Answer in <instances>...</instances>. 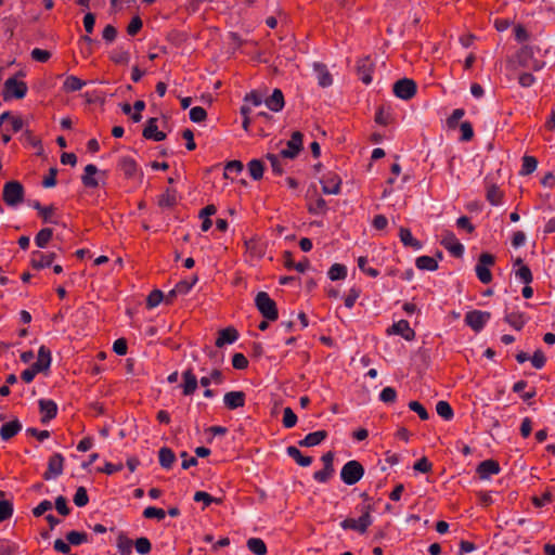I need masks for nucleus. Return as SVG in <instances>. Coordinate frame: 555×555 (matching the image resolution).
Masks as SVG:
<instances>
[{
    "mask_svg": "<svg viewBox=\"0 0 555 555\" xmlns=\"http://www.w3.org/2000/svg\"><path fill=\"white\" fill-rule=\"evenodd\" d=\"M266 106L272 112H280L284 107V95L280 89H274L272 94L268 98H264Z\"/></svg>",
    "mask_w": 555,
    "mask_h": 555,
    "instance_id": "20",
    "label": "nucleus"
},
{
    "mask_svg": "<svg viewBox=\"0 0 555 555\" xmlns=\"http://www.w3.org/2000/svg\"><path fill=\"white\" fill-rule=\"evenodd\" d=\"M51 351L46 346H41L38 350V359L33 366L38 372L47 371L51 365Z\"/></svg>",
    "mask_w": 555,
    "mask_h": 555,
    "instance_id": "21",
    "label": "nucleus"
},
{
    "mask_svg": "<svg viewBox=\"0 0 555 555\" xmlns=\"http://www.w3.org/2000/svg\"><path fill=\"white\" fill-rule=\"evenodd\" d=\"M516 279L524 283V284H530L532 282V273L528 266L521 264L519 268L514 270Z\"/></svg>",
    "mask_w": 555,
    "mask_h": 555,
    "instance_id": "38",
    "label": "nucleus"
},
{
    "mask_svg": "<svg viewBox=\"0 0 555 555\" xmlns=\"http://www.w3.org/2000/svg\"><path fill=\"white\" fill-rule=\"evenodd\" d=\"M431 467H433V464L425 456L420 459L418 461H416L413 466V468L416 472L424 473V474L430 472Z\"/></svg>",
    "mask_w": 555,
    "mask_h": 555,
    "instance_id": "64",
    "label": "nucleus"
},
{
    "mask_svg": "<svg viewBox=\"0 0 555 555\" xmlns=\"http://www.w3.org/2000/svg\"><path fill=\"white\" fill-rule=\"evenodd\" d=\"M441 245L448 249L454 257H462L464 254V245L457 241L454 233L444 231L441 238Z\"/></svg>",
    "mask_w": 555,
    "mask_h": 555,
    "instance_id": "9",
    "label": "nucleus"
},
{
    "mask_svg": "<svg viewBox=\"0 0 555 555\" xmlns=\"http://www.w3.org/2000/svg\"><path fill=\"white\" fill-rule=\"evenodd\" d=\"M40 412L43 414L41 418L42 424L49 423L57 414V405L53 400L40 399L39 400Z\"/></svg>",
    "mask_w": 555,
    "mask_h": 555,
    "instance_id": "14",
    "label": "nucleus"
},
{
    "mask_svg": "<svg viewBox=\"0 0 555 555\" xmlns=\"http://www.w3.org/2000/svg\"><path fill=\"white\" fill-rule=\"evenodd\" d=\"M282 423L285 428H293L297 423V415L289 406L283 409Z\"/></svg>",
    "mask_w": 555,
    "mask_h": 555,
    "instance_id": "45",
    "label": "nucleus"
},
{
    "mask_svg": "<svg viewBox=\"0 0 555 555\" xmlns=\"http://www.w3.org/2000/svg\"><path fill=\"white\" fill-rule=\"evenodd\" d=\"M255 306L261 315L268 321H275L279 318L276 304L268 293L259 292L255 297Z\"/></svg>",
    "mask_w": 555,
    "mask_h": 555,
    "instance_id": "2",
    "label": "nucleus"
},
{
    "mask_svg": "<svg viewBox=\"0 0 555 555\" xmlns=\"http://www.w3.org/2000/svg\"><path fill=\"white\" fill-rule=\"evenodd\" d=\"M13 504L7 500H0V524L13 515Z\"/></svg>",
    "mask_w": 555,
    "mask_h": 555,
    "instance_id": "46",
    "label": "nucleus"
},
{
    "mask_svg": "<svg viewBox=\"0 0 555 555\" xmlns=\"http://www.w3.org/2000/svg\"><path fill=\"white\" fill-rule=\"evenodd\" d=\"M302 149V133L299 131L293 132L291 140L287 141V147L281 150L280 155L283 158L294 159L297 157Z\"/></svg>",
    "mask_w": 555,
    "mask_h": 555,
    "instance_id": "8",
    "label": "nucleus"
},
{
    "mask_svg": "<svg viewBox=\"0 0 555 555\" xmlns=\"http://www.w3.org/2000/svg\"><path fill=\"white\" fill-rule=\"evenodd\" d=\"M143 516L147 519L156 518L157 520H163L166 516V513L162 508L149 506L143 511Z\"/></svg>",
    "mask_w": 555,
    "mask_h": 555,
    "instance_id": "49",
    "label": "nucleus"
},
{
    "mask_svg": "<svg viewBox=\"0 0 555 555\" xmlns=\"http://www.w3.org/2000/svg\"><path fill=\"white\" fill-rule=\"evenodd\" d=\"M134 547L139 554L145 555L151 552L152 545L147 538L142 537L135 540Z\"/></svg>",
    "mask_w": 555,
    "mask_h": 555,
    "instance_id": "52",
    "label": "nucleus"
},
{
    "mask_svg": "<svg viewBox=\"0 0 555 555\" xmlns=\"http://www.w3.org/2000/svg\"><path fill=\"white\" fill-rule=\"evenodd\" d=\"M66 540L72 545H80L88 541V534L86 532L69 531L66 534Z\"/></svg>",
    "mask_w": 555,
    "mask_h": 555,
    "instance_id": "44",
    "label": "nucleus"
},
{
    "mask_svg": "<svg viewBox=\"0 0 555 555\" xmlns=\"http://www.w3.org/2000/svg\"><path fill=\"white\" fill-rule=\"evenodd\" d=\"M52 507L53 505L49 500H43L33 509V514L35 517H40Z\"/></svg>",
    "mask_w": 555,
    "mask_h": 555,
    "instance_id": "63",
    "label": "nucleus"
},
{
    "mask_svg": "<svg viewBox=\"0 0 555 555\" xmlns=\"http://www.w3.org/2000/svg\"><path fill=\"white\" fill-rule=\"evenodd\" d=\"M500 470L501 468L499 463L493 460L482 461L477 467V473L480 479H488L491 475L499 474Z\"/></svg>",
    "mask_w": 555,
    "mask_h": 555,
    "instance_id": "17",
    "label": "nucleus"
},
{
    "mask_svg": "<svg viewBox=\"0 0 555 555\" xmlns=\"http://www.w3.org/2000/svg\"><path fill=\"white\" fill-rule=\"evenodd\" d=\"M206 117H207V113H206L205 108H203L202 106H194L190 109V119L193 122H201V121L205 120Z\"/></svg>",
    "mask_w": 555,
    "mask_h": 555,
    "instance_id": "54",
    "label": "nucleus"
},
{
    "mask_svg": "<svg viewBox=\"0 0 555 555\" xmlns=\"http://www.w3.org/2000/svg\"><path fill=\"white\" fill-rule=\"evenodd\" d=\"M245 397L243 391H229L223 397V403L229 410H235L244 406Z\"/></svg>",
    "mask_w": 555,
    "mask_h": 555,
    "instance_id": "16",
    "label": "nucleus"
},
{
    "mask_svg": "<svg viewBox=\"0 0 555 555\" xmlns=\"http://www.w3.org/2000/svg\"><path fill=\"white\" fill-rule=\"evenodd\" d=\"M244 101L251 103L254 106H260L264 103V96L257 91H251L245 95Z\"/></svg>",
    "mask_w": 555,
    "mask_h": 555,
    "instance_id": "58",
    "label": "nucleus"
},
{
    "mask_svg": "<svg viewBox=\"0 0 555 555\" xmlns=\"http://www.w3.org/2000/svg\"><path fill=\"white\" fill-rule=\"evenodd\" d=\"M415 266L420 270L435 271L438 269V262L434 257L420 256L415 260Z\"/></svg>",
    "mask_w": 555,
    "mask_h": 555,
    "instance_id": "33",
    "label": "nucleus"
},
{
    "mask_svg": "<svg viewBox=\"0 0 555 555\" xmlns=\"http://www.w3.org/2000/svg\"><path fill=\"white\" fill-rule=\"evenodd\" d=\"M24 186L21 182L12 180L3 186V201L8 206L15 207L24 199Z\"/></svg>",
    "mask_w": 555,
    "mask_h": 555,
    "instance_id": "4",
    "label": "nucleus"
},
{
    "mask_svg": "<svg viewBox=\"0 0 555 555\" xmlns=\"http://www.w3.org/2000/svg\"><path fill=\"white\" fill-rule=\"evenodd\" d=\"M393 93L401 100H410L416 93V83L409 78H402L395 82Z\"/></svg>",
    "mask_w": 555,
    "mask_h": 555,
    "instance_id": "7",
    "label": "nucleus"
},
{
    "mask_svg": "<svg viewBox=\"0 0 555 555\" xmlns=\"http://www.w3.org/2000/svg\"><path fill=\"white\" fill-rule=\"evenodd\" d=\"M364 467L356 460L348 461L340 470V479L348 486H353L362 479Z\"/></svg>",
    "mask_w": 555,
    "mask_h": 555,
    "instance_id": "3",
    "label": "nucleus"
},
{
    "mask_svg": "<svg viewBox=\"0 0 555 555\" xmlns=\"http://www.w3.org/2000/svg\"><path fill=\"white\" fill-rule=\"evenodd\" d=\"M504 320L513 328H515L516 331H520L528 321V318L521 312H511L505 313Z\"/></svg>",
    "mask_w": 555,
    "mask_h": 555,
    "instance_id": "31",
    "label": "nucleus"
},
{
    "mask_svg": "<svg viewBox=\"0 0 555 555\" xmlns=\"http://www.w3.org/2000/svg\"><path fill=\"white\" fill-rule=\"evenodd\" d=\"M183 378V395L191 396L197 389L198 380L194 375L192 369H188L182 373Z\"/></svg>",
    "mask_w": 555,
    "mask_h": 555,
    "instance_id": "22",
    "label": "nucleus"
},
{
    "mask_svg": "<svg viewBox=\"0 0 555 555\" xmlns=\"http://www.w3.org/2000/svg\"><path fill=\"white\" fill-rule=\"evenodd\" d=\"M320 182L322 184V192L324 194L337 195L340 193L341 180L338 176L330 175V176L321 179Z\"/></svg>",
    "mask_w": 555,
    "mask_h": 555,
    "instance_id": "12",
    "label": "nucleus"
},
{
    "mask_svg": "<svg viewBox=\"0 0 555 555\" xmlns=\"http://www.w3.org/2000/svg\"><path fill=\"white\" fill-rule=\"evenodd\" d=\"M491 319L488 311L473 310L465 314V323L476 333H479Z\"/></svg>",
    "mask_w": 555,
    "mask_h": 555,
    "instance_id": "6",
    "label": "nucleus"
},
{
    "mask_svg": "<svg viewBox=\"0 0 555 555\" xmlns=\"http://www.w3.org/2000/svg\"><path fill=\"white\" fill-rule=\"evenodd\" d=\"M397 398V391L392 387H385L379 393V400L384 403H392Z\"/></svg>",
    "mask_w": 555,
    "mask_h": 555,
    "instance_id": "55",
    "label": "nucleus"
},
{
    "mask_svg": "<svg viewBox=\"0 0 555 555\" xmlns=\"http://www.w3.org/2000/svg\"><path fill=\"white\" fill-rule=\"evenodd\" d=\"M399 237L401 243L406 247H411L414 250H421L423 248V244L416 240L406 228H400Z\"/></svg>",
    "mask_w": 555,
    "mask_h": 555,
    "instance_id": "27",
    "label": "nucleus"
},
{
    "mask_svg": "<svg viewBox=\"0 0 555 555\" xmlns=\"http://www.w3.org/2000/svg\"><path fill=\"white\" fill-rule=\"evenodd\" d=\"M10 122V130L12 132H18L24 129L25 122L21 117H15L11 114V112H3L0 115V127H3V124Z\"/></svg>",
    "mask_w": 555,
    "mask_h": 555,
    "instance_id": "26",
    "label": "nucleus"
},
{
    "mask_svg": "<svg viewBox=\"0 0 555 555\" xmlns=\"http://www.w3.org/2000/svg\"><path fill=\"white\" fill-rule=\"evenodd\" d=\"M64 456L61 453H54L48 462V469L43 474L46 480L55 479L63 474Z\"/></svg>",
    "mask_w": 555,
    "mask_h": 555,
    "instance_id": "10",
    "label": "nucleus"
},
{
    "mask_svg": "<svg viewBox=\"0 0 555 555\" xmlns=\"http://www.w3.org/2000/svg\"><path fill=\"white\" fill-rule=\"evenodd\" d=\"M538 167V160L533 156L525 155L522 157V166L520 170V175L528 176L532 173Z\"/></svg>",
    "mask_w": 555,
    "mask_h": 555,
    "instance_id": "41",
    "label": "nucleus"
},
{
    "mask_svg": "<svg viewBox=\"0 0 555 555\" xmlns=\"http://www.w3.org/2000/svg\"><path fill=\"white\" fill-rule=\"evenodd\" d=\"M248 171L254 180H260L263 176L264 165L260 159H251L248 163Z\"/></svg>",
    "mask_w": 555,
    "mask_h": 555,
    "instance_id": "35",
    "label": "nucleus"
},
{
    "mask_svg": "<svg viewBox=\"0 0 555 555\" xmlns=\"http://www.w3.org/2000/svg\"><path fill=\"white\" fill-rule=\"evenodd\" d=\"M502 192L496 185H491L487 191V199L493 205H501Z\"/></svg>",
    "mask_w": 555,
    "mask_h": 555,
    "instance_id": "47",
    "label": "nucleus"
},
{
    "mask_svg": "<svg viewBox=\"0 0 555 555\" xmlns=\"http://www.w3.org/2000/svg\"><path fill=\"white\" fill-rule=\"evenodd\" d=\"M535 47L524 46L519 52V61L524 66H530V61L533 60Z\"/></svg>",
    "mask_w": 555,
    "mask_h": 555,
    "instance_id": "42",
    "label": "nucleus"
},
{
    "mask_svg": "<svg viewBox=\"0 0 555 555\" xmlns=\"http://www.w3.org/2000/svg\"><path fill=\"white\" fill-rule=\"evenodd\" d=\"M247 548L256 555H266L267 545L260 538H249L246 542Z\"/></svg>",
    "mask_w": 555,
    "mask_h": 555,
    "instance_id": "34",
    "label": "nucleus"
},
{
    "mask_svg": "<svg viewBox=\"0 0 555 555\" xmlns=\"http://www.w3.org/2000/svg\"><path fill=\"white\" fill-rule=\"evenodd\" d=\"M409 409L420 416L421 420L426 421L429 418V413L418 401H410Z\"/></svg>",
    "mask_w": 555,
    "mask_h": 555,
    "instance_id": "56",
    "label": "nucleus"
},
{
    "mask_svg": "<svg viewBox=\"0 0 555 555\" xmlns=\"http://www.w3.org/2000/svg\"><path fill=\"white\" fill-rule=\"evenodd\" d=\"M176 204V196L173 193H170L167 191L165 194H163L158 199V205L163 208H169L172 207Z\"/></svg>",
    "mask_w": 555,
    "mask_h": 555,
    "instance_id": "59",
    "label": "nucleus"
},
{
    "mask_svg": "<svg viewBox=\"0 0 555 555\" xmlns=\"http://www.w3.org/2000/svg\"><path fill=\"white\" fill-rule=\"evenodd\" d=\"M436 412L439 416H441L446 421H450L453 418V410L451 405L447 401H438L436 404Z\"/></svg>",
    "mask_w": 555,
    "mask_h": 555,
    "instance_id": "40",
    "label": "nucleus"
},
{
    "mask_svg": "<svg viewBox=\"0 0 555 555\" xmlns=\"http://www.w3.org/2000/svg\"><path fill=\"white\" fill-rule=\"evenodd\" d=\"M327 274L332 281L344 280L347 276V268L344 264L334 263Z\"/></svg>",
    "mask_w": 555,
    "mask_h": 555,
    "instance_id": "39",
    "label": "nucleus"
},
{
    "mask_svg": "<svg viewBox=\"0 0 555 555\" xmlns=\"http://www.w3.org/2000/svg\"><path fill=\"white\" fill-rule=\"evenodd\" d=\"M159 464L163 468L169 469L176 461L173 451L169 448H162L158 452Z\"/></svg>",
    "mask_w": 555,
    "mask_h": 555,
    "instance_id": "32",
    "label": "nucleus"
},
{
    "mask_svg": "<svg viewBox=\"0 0 555 555\" xmlns=\"http://www.w3.org/2000/svg\"><path fill=\"white\" fill-rule=\"evenodd\" d=\"M86 86V82L76 76H68L63 85L66 92H75L81 90Z\"/></svg>",
    "mask_w": 555,
    "mask_h": 555,
    "instance_id": "36",
    "label": "nucleus"
},
{
    "mask_svg": "<svg viewBox=\"0 0 555 555\" xmlns=\"http://www.w3.org/2000/svg\"><path fill=\"white\" fill-rule=\"evenodd\" d=\"M390 333L402 336L405 340H412L415 337V332L411 328L406 320H400L392 324Z\"/></svg>",
    "mask_w": 555,
    "mask_h": 555,
    "instance_id": "18",
    "label": "nucleus"
},
{
    "mask_svg": "<svg viewBox=\"0 0 555 555\" xmlns=\"http://www.w3.org/2000/svg\"><path fill=\"white\" fill-rule=\"evenodd\" d=\"M333 474H334V468H326L324 466V468L322 470L315 472L313 474V478L318 482L325 483L332 477Z\"/></svg>",
    "mask_w": 555,
    "mask_h": 555,
    "instance_id": "60",
    "label": "nucleus"
},
{
    "mask_svg": "<svg viewBox=\"0 0 555 555\" xmlns=\"http://www.w3.org/2000/svg\"><path fill=\"white\" fill-rule=\"evenodd\" d=\"M266 158L270 162L272 170L275 175L281 176L283 173L282 156L279 154L268 153Z\"/></svg>",
    "mask_w": 555,
    "mask_h": 555,
    "instance_id": "43",
    "label": "nucleus"
},
{
    "mask_svg": "<svg viewBox=\"0 0 555 555\" xmlns=\"http://www.w3.org/2000/svg\"><path fill=\"white\" fill-rule=\"evenodd\" d=\"M53 236V230L50 228H44L40 230L37 235L35 236V243L39 248H44L49 241Z\"/></svg>",
    "mask_w": 555,
    "mask_h": 555,
    "instance_id": "37",
    "label": "nucleus"
},
{
    "mask_svg": "<svg viewBox=\"0 0 555 555\" xmlns=\"http://www.w3.org/2000/svg\"><path fill=\"white\" fill-rule=\"evenodd\" d=\"M22 423L17 418H15L11 422L4 423L0 427V437L3 441H8L15 435H17L22 430Z\"/></svg>",
    "mask_w": 555,
    "mask_h": 555,
    "instance_id": "19",
    "label": "nucleus"
},
{
    "mask_svg": "<svg viewBox=\"0 0 555 555\" xmlns=\"http://www.w3.org/2000/svg\"><path fill=\"white\" fill-rule=\"evenodd\" d=\"M286 453L289 457H292L298 465L302 466V467H308L311 465L312 463V457L311 456H305L302 455V453L299 451L298 448L294 447V446H289L286 448Z\"/></svg>",
    "mask_w": 555,
    "mask_h": 555,
    "instance_id": "30",
    "label": "nucleus"
},
{
    "mask_svg": "<svg viewBox=\"0 0 555 555\" xmlns=\"http://www.w3.org/2000/svg\"><path fill=\"white\" fill-rule=\"evenodd\" d=\"M164 299V294L159 289L153 291L146 299L147 308L153 309L157 307Z\"/></svg>",
    "mask_w": 555,
    "mask_h": 555,
    "instance_id": "51",
    "label": "nucleus"
},
{
    "mask_svg": "<svg viewBox=\"0 0 555 555\" xmlns=\"http://www.w3.org/2000/svg\"><path fill=\"white\" fill-rule=\"evenodd\" d=\"M327 437V431L325 430H318L308 434L302 440L298 442L300 447L305 448H311L319 446L323 440H325Z\"/></svg>",
    "mask_w": 555,
    "mask_h": 555,
    "instance_id": "25",
    "label": "nucleus"
},
{
    "mask_svg": "<svg viewBox=\"0 0 555 555\" xmlns=\"http://www.w3.org/2000/svg\"><path fill=\"white\" fill-rule=\"evenodd\" d=\"M133 543L130 539L119 537L117 542L118 551L121 555H131Z\"/></svg>",
    "mask_w": 555,
    "mask_h": 555,
    "instance_id": "50",
    "label": "nucleus"
},
{
    "mask_svg": "<svg viewBox=\"0 0 555 555\" xmlns=\"http://www.w3.org/2000/svg\"><path fill=\"white\" fill-rule=\"evenodd\" d=\"M99 172V169L95 165L89 164L85 167V173L81 177L82 183L87 188H95L99 185L98 179L94 178V175Z\"/></svg>",
    "mask_w": 555,
    "mask_h": 555,
    "instance_id": "29",
    "label": "nucleus"
},
{
    "mask_svg": "<svg viewBox=\"0 0 555 555\" xmlns=\"http://www.w3.org/2000/svg\"><path fill=\"white\" fill-rule=\"evenodd\" d=\"M55 508L63 516H67L70 513V508L67 505V499L63 495H59L55 499Z\"/></svg>",
    "mask_w": 555,
    "mask_h": 555,
    "instance_id": "57",
    "label": "nucleus"
},
{
    "mask_svg": "<svg viewBox=\"0 0 555 555\" xmlns=\"http://www.w3.org/2000/svg\"><path fill=\"white\" fill-rule=\"evenodd\" d=\"M118 167L127 178H133L138 172L135 160L129 156H122L119 159Z\"/></svg>",
    "mask_w": 555,
    "mask_h": 555,
    "instance_id": "28",
    "label": "nucleus"
},
{
    "mask_svg": "<svg viewBox=\"0 0 555 555\" xmlns=\"http://www.w3.org/2000/svg\"><path fill=\"white\" fill-rule=\"evenodd\" d=\"M197 282V276L194 275L192 276V279L190 281H180L177 285H176V292H180V295H185L188 294L191 288L194 286V284Z\"/></svg>",
    "mask_w": 555,
    "mask_h": 555,
    "instance_id": "53",
    "label": "nucleus"
},
{
    "mask_svg": "<svg viewBox=\"0 0 555 555\" xmlns=\"http://www.w3.org/2000/svg\"><path fill=\"white\" fill-rule=\"evenodd\" d=\"M238 333L233 327H227L219 332L218 338L216 340V346L221 348L224 345L233 344L237 340Z\"/></svg>",
    "mask_w": 555,
    "mask_h": 555,
    "instance_id": "24",
    "label": "nucleus"
},
{
    "mask_svg": "<svg viewBox=\"0 0 555 555\" xmlns=\"http://www.w3.org/2000/svg\"><path fill=\"white\" fill-rule=\"evenodd\" d=\"M89 496L85 487H79L74 495V503L78 507H83L88 504Z\"/></svg>",
    "mask_w": 555,
    "mask_h": 555,
    "instance_id": "48",
    "label": "nucleus"
},
{
    "mask_svg": "<svg viewBox=\"0 0 555 555\" xmlns=\"http://www.w3.org/2000/svg\"><path fill=\"white\" fill-rule=\"evenodd\" d=\"M494 263V257L491 254L482 253L479 256L478 263L475 267V272L479 281L483 284H488L492 280V274L489 267Z\"/></svg>",
    "mask_w": 555,
    "mask_h": 555,
    "instance_id": "5",
    "label": "nucleus"
},
{
    "mask_svg": "<svg viewBox=\"0 0 555 555\" xmlns=\"http://www.w3.org/2000/svg\"><path fill=\"white\" fill-rule=\"evenodd\" d=\"M372 507L370 505L362 507V515L358 518H346L340 522L344 530H354L359 533L366 532L367 528L372 525L373 518L371 516Z\"/></svg>",
    "mask_w": 555,
    "mask_h": 555,
    "instance_id": "1",
    "label": "nucleus"
},
{
    "mask_svg": "<svg viewBox=\"0 0 555 555\" xmlns=\"http://www.w3.org/2000/svg\"><path fill=\"white\" fill-rule=\"evenodd\" d=\"M4 98L8 99V94L16 98L23 99L27 93V86L23 81H17L15 78H9L4 82Z\"/></svg>",
    "mask_w": 555,
    "mask_h": 555,
    "instance_id": "11",
    "label": "nucleus"
},
{
    "mask_svg": "<svg viewBox=\"0 0 555 555\" xmlns=\"http://www.w3.org/2000/svg\"><path fill=\"white\" fill-rule=\"evenodd\" d=\"M460 128H461V132H462L461 140L465 141V142L470 141L474 137V130H473L472 124L468 121H464L461 124Z\"/></svg>",
    "mask_w": 555,
    "mask_h": 555,
    "instance_id": "61",
    "label": "nucleus"
},
{
    "mask_svg": "<svg viewBox=\"0 0 555 555\" xmlns=\"http://www.w3.org/2000/svg\"><path fill=\"white\" fill-rule=\"evenodd\" d=\"M313 69L320 87L326 88L333 83L332 75L330 74L324 64L314 63Z\"/></svg>",
    "mask_w": 555,
    "mask_h": 555,
    "instance_id": "23",
    "label": "nucleus"
},
{
    "mask_svg": "<svg viewBox=\"0 0 555 555\" xmlns=\"http://www.w3.org/2000/svg\"><path fill=\"white\" fill-rule=\"evenodd\" d=\"M31 256V264L37 270L50 267L55 259L54 253L44 254L39 250L33 251Z\"/></svg>",
    "mask_w": 555,
    "mask_h": 555,
    "instance_id": "15",
    "label": "nucleus"
},
{
    "mask_svg": "<svg viewBox=\"0 0 555 555\" xmlns=\"http://www.w3.org/2000/svg\"><path fill=\"white\" fill-rule=\"evenodd\" d=\"M143 137L147 140H153L156 142L163 141L166 139V133L159 131L157 128V118H150L145 128L143 129Z\"/></svg>",
    "mask_w": 555,
    "mask_h": 555,
    "instance_id": "13",
    "label": "nucleus"
},
{
    "mask_svg": "<svg viewBox=\"0 0 555 555\" xmlns=\"http://www.w3.org/2000/svg\"><path fill=\"white\" fill-rule=\"evenodd\" d=\"M232 365L236 370H244L248 366V360L243 353H234L232 358Z\"/></svg>",
    "mask_w": 555,
    "mask_h": 555,
    "instance_id": "62",
    "label": "nucleus"
}]
</instances>
